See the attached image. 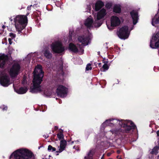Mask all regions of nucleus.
Wrapping results in <instances>:
<instances>
[{
    "mask_svg": "<svg viewBox=\"0 0 159 159\" xmlns=\"http://www.w3.org/2000/svg\"><path fill=\"white\" fill-rule=\"evenodd\" d=\"M44 73L42 66L40 64L38 65L33 72V84L30 88L31 93H40L43 91L40 84L43 81Z\"/></svg>",
    "mask_w": 159,
    "mask_h": 159,
    "instance_id": "f257e3e1",
    "label": "nucleus"
},
{
    "mask_svg": "<svg viewBox=\"0 0 159 159\" xmlns=\"http://www.w3.org/2000/svg\"><path fill=\"white\" fill-rule=\"evenodd\" d=\"M29 13H27L25 15H18L14 18L15 26L18 34L23 33L22 31L27 25L28 19L27 16Z\"/></svg>",
    "mask_w": 159,
    "mask_h": 159,
    "instance_id": "f03ea898",
    "label": "nucleus"
},
{
    "mask_svg": "<svg viewBox=\"0 0 159 159\" xmlns=\"http://www.w3.org/2000/svg\"><path fill=\"white\" fill-rule=\"evenodd\" d=\"M114 123L118 124L125 128V130L126 132H128L130 129H134L136 127L131 121L127 120H121L120 121L116 120H107L102 124V126H104L105 125L111 126Z\"/></svg>",
    "mask_w": 159,
    "mask_h": 159,
    "instance_id": "7ed1b4c3",
    "label": "nucleus"
},
{
    "mask_svg": "<svg viewBox=\"0 0 159 159\" xmlns=\"http://www.w3.org/2000/svg\"><path fill=\"white\" fill-rule=\"evenodd\" d=\"M32 155V153L26 149H20L14 152V156L16 159H28Z\"/></svg>",
    "mask_w": 159,
    "mask_h": 159,
    "instance_id": "20e7f679",
    "label": "nucleus"
},
{
    "mask_svg": "<svg viewBox=\"0 0 159 159\" xmlns=\"http://www.w3.org/2000/svg\"><path fill=\"white\" fill-rule=\"evenodd\" d=\"M51 48L53 53H61L65 51L64 47L59 41L52 43L51 45Z\"/></svg>",
    "mask_w": 159,
    "mask_h": 159,
    "instance_id": "39448f33",
    "label": "nucleus"
},
{
    "mask_svg": "<svg viewBox=\"0 0 159 159\" xmlns=\"http://www.w3.org/2000/svg\"><path fill=\"white\" fill-rule=\"evenodd\" d=\"M21 67L18 63H15L12 65L9 72L10 75L12 78L16 77L19 74Z\"/></svg>",
    "mask_w": 159,
    "mask_h": 159,
    "instance_id": "423d86ee",
    "label": "nucleus"
},
{
    "mask_svg": "<svg viewBox=\"0 0 159 159\" xmlns=\"http://www.w3.org/2000/svg\"><path fill=\"white\" fill-rule=\"evenodd\" d=\"M129 28L127 26H124L121 28L117 32L118 36L121 39H125L128 38L129 35Z\"/></svg>",
    "mask_w": 159,
    "mask_h": 159,
    "instance_id": "0eeeda50",
    "label": "nucleus"
},
{
    "mask_svg": "<svg viewBox=\"0 0 159 159\" xmlns=\"http://www.w3.org/2000/svg\"><path fill=\"white\" fill-rule=\"evenodd\" d=\"M56 93L58 97L64 98L67 94L68 89L62 85H59L57 89Z\"/></svg>",
    "mask_w": 159,
    "mask_h": 159,
    "instance_id": "6e6552de",
    "label": "nucleus"
},
{
    "mask_svg": "<svg viewBox=\"0 0 159 159\" xmlns=\"http://www.w3.org/2000/svg\"><path fill=\"white\" fill-rule=\"evenodd\" d=\"M150 46L153 49L157 48L159 47V31L152 36L150 40Z\"/></svg>",
    "mask_w": 159,
    "mask_h": 159,
    "instance_id": "1a4fd4ad",
    "label": "nucleus"
},
{
    "mask_svg": "<svg viewBox=\"0 0 159 159\" xmlns=\"http://www.w3.org/2000/svg\"><path fill=\"white\" fill-rule=\"evenodd\" d=\"M106 15V10L104 8L102 9L98 13L96 18L95 19V21L96 22H97L98 27H99L102 24L101 21H99V20L103 18Z\"/></svg>",
    "mask_w": 159,
    "mask_h": 159,
    "instance_id": "9d476101",
    "label": "nucleus"
},
{
    "mask_svg": "<svg viewBox=\"0 0 159 159\" xmlns=\"http://www.w3.org/2000/svg\"><path fill=\"white\" fill-rule=\"evenodd\" d=\"M10 79L6 74L2 75L0 77V84L3 87L8 86L10 84Z\"/></svg>",
    "mask_w": 159,
    "mask_h": 159,
    "instance_id": "9b49d317",
    "label": "nucleus"
},
{
    "mask_svg": "<svg viewBox=\"0 0 159 159\" xmlns=\"http://www.w3.org/2000/svg\"><path fill=\"white\" fill-rule=\"evenodd\" d=\"M120 21L119 18L116 16H113L111 18V26L115 27L120 25Z\"/></svg>",
    "mask_w": 159,
    "mask_h": 159,
    "instance_id": "f8f14e48",
    "label": "nucleus"
},
{
    "mask_svg": "<svg viewBox=\"0 0 159 159\" xmlns=\"http://www.w3.org/2000/svg\"><path fill=\"white\" fill-rule=\"evenodd\" d=\"M78 39L79 42L81 43L84 46H86L88 44L90 38L89 36L83 35L79 36Z\"/></svg>",
    "mask_w": 159,
    "mask_h": 159,
    "instance_id": "ddd939ff",
    "label": "nucleus"
},
{
    "mask_svg": "<svg viewBox=\"0 0 159 159\" xmlns=\"http://www.w3.org/2000/svg\"><path fill=\"white\" fill-rule=\"evenodd\" d=\"M8 60V57L7 55L3 54L0 55V68H3Z\"/></svg>",
    "mask_w": 159,
    "mask_h": 159,
    "instance_id": "4468645a",
    "label": "nucleus"
},
{
    "mask_svg": "<svg viewBox=\"0 0 159 159\" xmlns=\"http://www.w3.org/2000/svg\"><path fill=\"white\" fill-rule=\"evenodd\" d=\"M84 24L89 29H90L91 27H93L92 24H93L94 27H98L97 22H96L95 20L93 21L92 19L89 18L87 19Z\"/></svg>",
    "mask_w": 159,
    "mask_h": 159,
    "instance_id": "2eb2a0df",
    "label": "nucleus"
},
{
    "mask_svg": "<svg viewBox=\"0 0 159 159\" xmlns=\"http://www.w3.org/2000/svg\"><path fill=\"white\" fill-rule=\"evenodd\" d=\"M130 14L133 20V24L135 25L137 23L139 19L138 13L137 11L132 10L130 12Z\"/></svg>",
    "mask_w": 159,
    "mask_h": 159,
    "instance_id": "dca6fc26",
    "label": "nucleus"
},
{
    "mask_svg": "<svg viewBox=\"0 0 159 159\" xmlns=\"http://www.w3.org/2000/svg\"><path fill=\"white\" fill-rule=\"evenodd\" d=\"M44 56L48 59H51L52 57V54L49 50L48 48L44 49L43 52Z\"/></svg>",
    "mask_w": 159,
    "mask_h": 159,
    "instance_id": "f3484780",
    "label": "nucleus"
},
{
    "mask_svg": "<svg viewBox=\"0 0 159 159\" xmlns=\"http://www.w3.org/2000/svg\"><path fill=\"white\" fill-rule=\"evenodd\" d=\"M104 6L103 2L100 0L98 1L95 3V10L98 11L99 10Z\"/></svg>",
    "mask_w": 159,
    "mask_h": 159,
    "instance_id": "a211bd4d",
    "label": "nucleus"
},
{
    "mask_svg": "<svg viewBox=\"0 0 159 159\" xmlns=\"http://www.w3.org/2000/svg\"><path fill=\"white\" fill-rule=\"evenodd\" d=\"M66 140H61L60 142V147H58L59 150L57 152L60 153L63 151L66 147Z\"/></svg>",
    "mask_w": 159,
    "mask_h": 159,
    "instance_id": "6ab92c4d",
    "label": "nucleus"
},
{
    "mask_svg": "<svg viewBox=\"0 0 159 159\" xmlns=\"http://www.w3.org/2000/svg\"><path fill=\"white\" fill-rule=\"evenodd\" d=\"M68 48L69 50L74 53L78 52L79 51L76 45L72 43H69Z\"/></svg>",
    "mask_w": 159,
    "mask_h": 159,
    "instance_id": "aec40b11",
    "label": "nucleus"
},
{
    "mask_svg": "<svg viewBox=\"0 0 159 159\" xmlns=\"http://www.w3.org/2000/svg\"><path fill=\"white\" fill-rule=\"evenodd\" d=\"M120 6L118 5H116L114 6L113 8V11L116 13H120L121 12Z\"/></svg>",
    "mask_w": 159,
    "mask_h": 159,
    "instance_id": "412c9836",
    "label": "nucleus"
},
{
    "mask_svg": "<svg viewBox=\"0 0 159 159\" xmlns=\"http://www.w3.org/2000/svg\"><path fill=\"white\" fill-rule=\"evenodd\" d=\"M28 89L26 87H21L17 90V92L20 94H24L26 92Z\"/></svg>",
    "mask_w": 159,
    "mask_h": 159,
    "instance_id": "4be33fe9",
    "label": "nucleus"
},
{
    "mask_svg": "<svg viewBox=\"0 0 159 159\" xmlns=\"http://www.w3.org/2000/svg\"><path fill=\"white\" fill-rule=\"evenodd\" d=\"M58 138L59 140H63L64 136L63 134V130H61L60 131V133L57 134Z\"/></svg>",
    "mask_w": 159,
    "mask_h": 159,
    "instance_id": "5701e85b",
    "label": "nucleus"
},
{
    "mask_svg": "<svg viewBox=\"0 0 159 159\" xmlns=\"http://www.w3.org/2000/svg\"><path fill=\"white\" fill-rule=\"evenodd\" d=\"M159 149V147H155L152 150L151 153L153 154L157 155L158 153V151Z\"/></svg>",
    "mask_w": 159,
    "mask_h": 159,
    "instance_id": "b1692460",
    "label": "nucleus"
},
{
    "mask_svg": "<svg viewBox=\"0 0 159 159\" xmlns=\"http://www.w3.org/2000/svg\"><path fill=\"white\" fill-rule=\"evenodd\" d=\"M92 152V151L91 150L89 152L88 156L85 157V159H92L93 154Z\"/></svg>",
    "mask_w": 159,
    "mask_h": 159,
    "instance_id": "393cba45",
    "label": "nucleus"
},
{
    "mask_svg": "<svg viewBox=\"0 0 159 159\" xmlns=\"http://www.w3.org/2000/svg\"><path fill=\"white\" fill-rule=\"evenodd\" d=\"M109 66L107 64H105L103 65L102 68L103 69V71H105L108 69Z\"/></svg>",
    "mask_w": 159,
    "mask_h": 159,
    "instance_id": "a878e982",
    "label": "nucleus"
},
{
    "mask_svg": "<svg viewBox=\"0 0 159 159\" xmlns=\"http://www.w3.org/2000/svg\"><path fill=\"white\" fill-rule=\"evenodd\" d=\"M48 150L49 151H52V152L55 151H56V149L55 148L52 147L51 145H49L48 147Z\"/></svg>",
    "mask_w": 159,
    "mask_h": 159,
    "instance_id": "bb28decb",
    "label": "nucleus"
},
{
    "mask_svg": "<svg viewBox=\"0 0 159 159\" xmlns=\"http://www.w3.org/2000/svg\"><path fill=\"white\" fill-rule=\"evenodd\" d=\"M91 64L90 63L87 64L86 67V70H92V67H91Z\"/></svg>",
    "mask_w": 159,
    "mask_h": 159,
    "instance_id": "cd10ccee",
    "label": "nucleus"
},
{
    "mask_svg": "<svg viewBox=\"0 0 159 159\" xmlns=\"http://www.w3.org/2000/svg\"><path fill=\"white\" fill-rule=\"evenodd\" d=\"M154 21V23L156 24H159V18L158 17L157 18H156L155 20V21H154V20H152V24L153 25H154L153 24V21Z\"/></svg>",
    "mask_w": 159,
    "mask_h": 159,
    "instance_id": "c85d7f7f",
    "label": "nucleus"
},
{
    "mask_svg": "<svg viewBox=\"0 0 159 159\" xmlns=\"http://www.w3.org/2000/svg\"><path fill=\"white\" fill-rule=\"evenodd\" d=\"M33 16L34 18H37L39 17V15L36 12H34L33 13Z\"/></svg>",
    "mask_w": 159,
    "mask_h": 159,
    "instance_id": "c756f323",
    "label": "nucleus"
},
{
    "mask_svg": "<svg viewBox=\"0 0 159 159\" xmlns=\"http://www.w3.org/2000/svg\"><path fill=\"white\" fill-rule=\"evenodd\" d=\"M16 34L13 33H10L9 36L11 37V39H13L16 37Z\"/></svg>",
    "mask_w": 159,
    "mask_h": 159,
    "instance_id": "7c9ffc66",
    "label": "nucleus"
},
{
    "mask_svg": "<svg viewBox=\"0 0 159 159\" xmlns=\"http://www.w3.org/2000/svg\"><path fill=\"white\" fill-rule=\"evenodd\" d=\"M111 6V3H108L106 4L105 7H106L108 8V9H110Z\"/></svg>",
    "mask_w": 159,
    "mask_h": 159,
    "instance_id": "2f4dec72",
    "label": "nucleus"
},
{
    "mask_svg": "<svg viewBox=\"0 0 159 159\" xmlns=\"http://www.w3.org/2000/svg\"><path fill=\"white\" fill-rule=\"evenodd\" d=\"M102 62L104 64H107V63H108V59H106L105 58H103L102 60Z\"/></svg>",
    "mask_w": 159,
    "mask_h": 159,
    "instance_id": "473e14b6",
    "label": "nucleus"
},
{
    "mask_svg": "<svg viewBox=\"0 0 159 159\" xmlns=\"http://www.w3.org/2000/svg\"><path fill=\"white\" fill-rule=\"evenodd\" d=\"M8 40L9 42V44L10 45L12 43V39L9 38Z\"/></svg>",
    "mask_w": 159,
    "mask_h": 159,
    "instance_id": "72a5a7b5",
    "label": "nucleus"
},
{
    "mask_svg": "<svg viewBox=\"0 0 159 159\" xmlns=\"http://www.w3.org/2000/svg\"><path fill=\"white\" fill-rule=\"evenodd\" d=\"M32 5H30V6H28V7H27V9L28 10H29V11L30 10H31V7H32Z\"/></svg>",
    "mask_w": 159,
    "mask_h": 159,
    "instance_id": "f704fd0d",
    "label": "nucleus"
},
{
    "mask_svg": "<svg viewBox=\"0 0 159 159\" xmlns=\"http://www.w3.org/2000/svg\"><path fill=\"white\" fill-rule=\"evenodd\" d=\"M34 19H35V22L36 23H38L39 22V19L38 18H34Z\"/></svg>",
    "mask_w": 159,
    "mask_h": 159,
    "instance_id": "c9c22d12",
    "label": "nucleus"
},
{
    "mask_svg": "<svg viewBox=\"0 0 159 159\" xmlns=\"http://www.w3.org/2000/svg\"><path fill=\"white\" fill-rule=\"evenodd\" d=\"M7 109V107H4L2 108V110L3 111L6 110Z\"/></svg>",
    "mask_w": 159,
    "mask_h": 159,
    "instance_id": "e433bc0d",
    "label": "nucleus"
},
{
    "mask_svg": "<svg viewBox=\"0 0 159 159\" xmlns=\"http://www.w3.org/2000/svg\"><path fill=\"white\" fill-rule=\"evenodd\" d=\"M38 5V4H34L32 6L33 7L35 8V7H36V6Z\"/></svg>",
    "mask_w": 159,
    "mask_h": 159,
    "instance_id": "4c0bfd02",
    "label": "nucleus"
},
{
    "mask_svg": "<svg viewBox=\"0 0 159 159\" xmlns=\"http://www.w3.org/2000/svg\"><path fill=\"white\" fill-rule=\"evenodd\" d=\"M73 148L74 149H76L78 151L79 150V149L78 148H77L76 149V148H75V146H74Z\"/></svg>",
    "mask_w": 159,
    "mask_h": 159,
    "instance_id": "58836bf2",
    "label": "nucleus"
},
{
    "mask_svg": "<svg viewBox=\"0 0 159 159\" xmlns=\"http://www.w3.org/2000/svg\"><path fill=\"white\" fill-rule=\"evenodd\" d=\"M58 129V127L57 126H55V130H57V129Z\"/></svg>",
    "mask_w": 159,
    "mask_h": 159,
    "instance_id": "ea45409f",
    "label": "nucleus"
},
{
    "mask_svg": "<svg viewBox=\"0 0 159 159\" xmlns=\"http://www.w3.org/2000/svg\"><path fill=\"white\" fill-rule=\"evenodd\" d=\"M157 136H159V130L157 131Z\"/></svg>",
    "mask_w": 159,
    "mask_h": 159,
    "instance_id": "a19ab883",
    "label": "nucleus"
},
{
    "mask_svg": "<svg viewBox=\"0 0 159 159\" xmlns=\"http://www.w3.org/2000/svg\"><path fill=\"white\" fill-rule=\"evenodd\" d=\"M98 66H101V65H102V63H98Z\"/></svg>",
    "mask_w": 159,
    "mask_h": 159,
    "instance_id": "79ce46f5",
    "label": "nucleus"
},
{
    "mask_svg": "<svg viewBox=\"0 0 159 159\" xmlns=\"http://www.w3.org/2000/svg\"><path fill=\"white\" fill-rule=\"evenodd\" d=\"M2 28L3 29H4L5 28V26L4 25H3L2 27Z\"/></svg>",
    "mask_w": 159,
    "mask_h": 159,
    "instance_id": "37998d69",
    "label": "nucleus"
},
{
    "mask_svg": "<svg viewBox=\"0 0 159 159\" xmlns=\"http://www.w3.org/2000/svg\"><path fill=\"white\" fill-rule=\"evenodd\" d=\"M111 154L110 153H108L107 154V156H109Z\"/></svg>",
    "mask_w": 159,
    "mask_h": 159,
    "instance_id": "c03bdc74",
    "label": "nucleus"
},
{
    "mask_svg": "<svg viewBox=\"0 0 159 159\" xmlns=\"http://www.w3.org/2000/svg\"><path fill=\"white\" fill-rule=\"evenodd\" d=\"M117 152L118 153H119L120 152V150H118Z\"/></svg>",
    "mask_w": 159,
    "mask_h": 159,
    "instance_id": "a18cd8bd",
    "label": "nucleus"
},
{
    "mask_svg": "<svg viewBox=\"0 0 159 159\" xmlns=\"http://www.w3.org/2000/svg\"><path fill=\"white\" fill-rule=\"evenodd\" d=\"M98 55H100V52H98Z\"/></svg>",
    "mask_w": 159,
    "mask_h": 159,
    "instance_id": "49530a36",
    "label": "nucleus"
},
{
    "mask_svg": "<svg viewBox=\"0 0 159 159\" xmlns=\"http://www.w3.org/2000/svg\"><path fill=\"white\" fill-rule=\"evenodd\" d=\"M103 157H104V155H103L102 156V157L101 159H103Z\"/></svg>",
    "mask_w": 159,
    "mask_h": 159,
    "instance_id": "de8ad7c7",
    "label": "nucleus"
},
{
    "mask_svg": "<svg viewBox=\"0 0 159 159\" xmlns=\"http://www.w3.org/2000/svg\"><path fill=\"white\" fill-rule=\"evenodd\" d=\"M10 20L11 21H12V19H11V18H10Z\"/></svg>",
    "mask_w": 159,
    "mask_h": 159,
    "instance_id": "09e8293b",
    "label": "nucleus"
},
{
    "mask_svg": "<svg viewBox=\"0 0 159 159\" xmlns=\"http://www.w3.org/2000/svg\"><path fill=\"white\" fill-rule=\"evenodd\" d=\"M56 99L57 100V99H58V98H56Z\"/></svg>",
    "mask_w": 159,
    "mask_h": 159,
    "instance_id": "8fccbe9b",
    "label": "nucleus"
},
{
    "mask_svg": "<svg viewBox=\"0 0 159 159\" xmlns=\"http://www.w3.org/2000/svg\"><path fill=\"white\" fill-rule=\"evenodd\" d=\"M53 1H54V2H55L56 1V0H52Z\"/></svg>",
    "mask_w": 159,
    "mask_h": 159,
    "instance_id": "3c124183",
    "label": "nucleus"
},
{
    "mask_svg": "<svg viewBox=\"0 0 159 159\" xmlns=\"http://www.w3.org/2000/svg\"><path fill=\"white\" fill-rule=\"evenodd\" d=\"M118 159H122V158L121 157H120Z\"/></svg>",
    "mask_w": 159,
    "mask_h": 159,
    "instance_id": "603ef678",
    "label": "nucleus"
},
{
    "mask_svg": "<svg viewBox=\"0 0 159 159\" xmlns=\"http://www.w3.org/2000/svg\"><path fill=\"white\" fill-rule=\"evenodd\" d=\"M107 27H108V28L109 29H110L109 28V27L107 26Z\"/></svg>",
    "mask_w": 159,
    "mask_h": 159,
    "instance_id": "864d4df0",
    "label": "nucleus"
},
{
    "mask_svg": "<svg viewBox=\"0 0 159 159\" xmlns=\"http://www.w3.org/2000/svg\"><path fill=\"white\" fill-rule=\"evenodd\" d=\"M117 158H118V156H117Z\"/></svg>",
    "mask_w": 159,
    "mask_h": 159,
    "instance_id": "5fc2aeb1",
    "label": "nucleus"
},
{
    "mask_svg": "<svg viewBox=\"0 0 159 159\" xmlns=\"http://www.w3.org/2000/svg\"><path fill=\"white\" fill-rule=\"evenodd\" d=\"M11 156H10V158H11Z\"/></svg>",
    "mask_w": 159,
    "mask_h": 159,
    "instance_id": "6e6d98bb",
    "label": "nucleus"
},
{
    "mask_svg": "<svg viewBox=\"0 0 159 159\" xmlns=\"http://www.w3.org/2000/svg\"><path fill=\"white\" fill-rule=\"evenodd\" d=\"M79 46H80V44H79Z\"/></svg>",
    "mask_w": 159,
    "mask_h": 159,
    "instance_id": "4d7b16f0",
    "label": "nucleus"
},
{
    "mask_svg": "<svg viewBox=\"0 0 159 159\" xmlns=\"http://www.w3.org/2000/svg\"><path fill=\"white\" fill-rule=\"evenodd\" d=\"M158 17H159V16Z\"/></svg>",
    "mask_w": 159,
    "mask_h": 159,
    "instance_id": "13d9d810",
    "label": "nucleus"
},
{
    "mask_svg": "<svg viewBox=\"0 0 159 159\" xmlns=\"http://www.w3.org/2000/svg\"><path fill=\"white\" fill-rule=\"evenodd\" d=\"M158 157H159V155Z\"/></svg>",
    "mask_w": 159,
    "mask_h": 159,
    "instance_id": "bf43d9fd",
    "label": "nucleus"
}]
</instances>
